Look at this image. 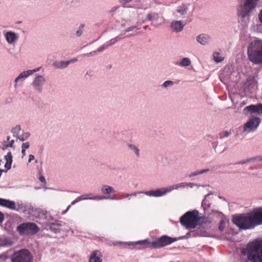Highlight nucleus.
<instances>
[{
    "label": "nucleus",
    "mask_w": 262,
    "mask_h": 262,
    "mask_svg": "<svg viewBox=\"0 0 262 262\" xmlns=\"http://www.w3.org/2000/svg\"><path fill=\"white\" fill-rule=\"evenodd\" d=\"M242 256H246L247 261L262 262V239L255 240L249 243L241 250Z\"/></svg>",
    "instance_id": "obj_1"
},
{
    "label": "nucleus",
    "mask_w": 262,
    "mask_h": 262,
    "mask_svg": "<svg viewBox=\"0 0 262 262\" xmlns=\"http://www.w3.org/2000/svg\"><path fill=\"white\" fill-rule=\"evenodd\" d=\"M184 238V236H181L177 238L171 237L167 235H162L160 237L153 241L151 243H150L148 239H144L137 241L135 244L141 245L143 248H158L165 247L177 241L179 239H183Z\"/></svg>",
    "instance_id": "obj_2"
},
{
    "label": "nucleus",
    "mask_w": 262,
    "mask_h": 262,
    "mask_svg": "<svg viewBox=\"0 0 262 262\" xmlns=\"http://www.w3.org/2000/svg\"><path fill=\"white\" fill-rule=\"evenodd\" d=\"M249 60L256 64L262 63V41L255 39L252 41L248 47Z\"/></svg>",
    "instance_id": "obj_3"
},
{
    "label": "nucleus",
    "mask_w": 262,
    "mask_h": 262,
    "mask_svg": "<svg viewBox=\"0 0 262 262\" xmlns=\"http://www.w3.org/2000/svg\"><path fill=\"white\" fill-rule=\"evenodd\" d=\"M232 222L241 229H252L256 226L253 215L251 214H239L233 216Z\"/></svg>",
    "instance_id": "obj_4"
},
{
    "label": "nucleus",
    "mask_w": 262,
    "mask_h": 262,
    "mask_svg": "<svg viewBox=\"0 0 262 262\" xmlns=\"http://www.w3.org/2000/svg\"><path fill=\"white\" fill-rule=\"evenodd\" d=\"M199 212L196 210L186 212L181 218V224L187 229H194L196 227L199 221Z\"/></svg>",
    "instance_id": "obj_5"
},
{
    "label": "nucleus",
    "mask_w": 262,
    "mask_h": 262,
    "mask_svg": "<svg viewBox=\"0 0 262 262\" xmlns=\"http://www.w3.org/2000/svg\"><path fill=\"white\" fill-rule=\"evenodd\" d=\"M259 0H242L238 11V15L244 18L249 16L256 8Z\"/></svg>",
    "instance_id": "obj_6"
},
{
    "label": "nucleus",
    "mask_w": 262,
    "mask_h": 262,
    "mask_svg": "<svg viewBox=\"0 0 262 262\" xmlns=\"http://www.w3.org/2000/svg\"><path fill=\"white\" fill-rule=\"evenodd\" d=\"M16 231L21 236L33 235L39 231V228L34 223L25 222L18 225Z\"/></svg>",
    "instance_id": "obj_7"
},
{
    "label": "nucleus",
    "mask_w": 262,
    "mask_h": 262,
    "mask_svg": "<svg viewBox=\"0 0 262 262\" xmlns=\"http://www.w3.org/2000/svg\"><path fill=\"white\" fill-rule=\"evenodd\" d=\"M11 261L12 262H31L32 257L28 250L23 249L15 252L11 257Z\"/></svg>",
    "instance_id": "obj_8"
},
{
    "label": "nucleus",
    "mask_w": 262,
    "mask_h": 262,
    "mask_svg": "<svg viewBox=\"0 0 262 262\" xmlns=\"http://www.w3.org/2000/svg\"><path fill=\"white\" fill-rule=\"evenodd\" d=\"M260 123L259 117H252L249 119L244 124L243 132L246 134L255 132Z\"/></svg>",
    "instance_id": "obj_9"
},
{
    "label": "nucleus",
    "mask_w": 262,
    "mask_h": 262,
    "mask_svg": "<svg viewBox=\"0 0 262 262\" xmlns=\"http://www.w3.org/2000/svg\"><path fill=\"white\" fill-rule=\"evenodd\" d=\"M46 82V78L43 75L37 74L34 78L31 83L33 90L37 93L42 92L43 87Z\"/></svg>",
    "instance_id": "obj_10"
},
{
    "label": "nucleus",
    "mask_w": 262,
    "mask_h": 262,
    "mask_svg": "<svg viewBox=\"0 0 262 262\" xmlns=\"http://www.w3.org/2000/svg\"><path fill=\"white\" fill-rule=\"evenodd\" d=\"M244 115L250 116L253 114L260 115L262 114V104H251L245 107L243 110Z\"/></svg>",
    "instance_id": "obj_11"
},
{
    "label": "nucleus",
    "mask_w": 262,
    "mask_h": 262,
    "mask_svg": "<svg viewBox=\"0 0 262 262\" xmlns=\"http://www.w3.org/2000/svg\"><path fill=\"white\" fill-rule=\"evenodd\" d=\"M4 35L7 42L9 45L14 44L19 38V35L12 31L5 32Z\"/></svg>",
    "instance_id": "obj_12"
},
{
    "label": "nucleus",
    "mask_w": 262,
    "mask_h": 262,
    "mask_svg": "<svg viewBox=\"0 0 262 262\" xmlns=\"http://www.w3.org/2000/svg\"><path fill=\"white\" fill-rule=\"evenodd\" d=\"M140 193L144 194L149 196L160 197L166 194L165 188L162 189L158 188L155 190H151L146 191H140Z\"/></svg>",
    "instance_id": "obj_13"
},
{
    "label": "nucleus",
    "mask_w": 262,
    "mask_h": 262,
    "mask_svg": "<svg viewBox=\"0 0 262 262\" xmlns=\"http://www.w3.org/2000/svg\"><path fill=\"white\" fill-rule=\"evenodd\" d=\"M62 226V224L60 222L47 223L45 228L48 230H50L53 233H57L60 231L59 228V227Z\"/></svg>",
    "instance_id": "obj_14"
},
{
    "label": "nucleus",
    "mask_w": 262,
    "mask_h": 262,
    "mask_svg": "<svg viewBox=\"0 0 262 262\" xmlns=\"http://www.w3.org/2000/svg\"><path fill=\"white\" fill-rule=\"evenodd\" d=\"M159 18L160 16L158 13L152 12L148 13V14L146 16V20L152 21V23L151 24V25L154 26V27H158L160 25H161V23H156L155 24H154V23L155 21L157 22L159 20Z\"/></svg>",
    "instance_id": "obj_15"
},
{
    "label": "nucleus",
    "mask_w": 262,
    "mask_h": 262,
    "mask_svg": "<svg viewBox=\"0 0 262 262\" xmlns=\"http://www.w3.org/2000/svg\"><path fill=\"white\" fill-rule=\"evenodd\" d=\"M196 40L201 45L205 46L210 42L211 37L206 34H201L196 37Z\"/></svg>",
    "instance_id": "obj_16"
},
{
    "label": "nucleus",
    "mask_w": 262,
    "mask_h": 262,
    "mask_svg": "<svg viewBox=\"0 0 262 262\" xmlns=\"http://www.w3.org/2000/svg\"><path fill=\"white\" fill-rule=\"evenodd\" d=\"M185 25V24L180 20H173L171 22L170 27L172 31L180 32L183 30Z\"/></svg>",
    "instance_id": "obj_17"
},
{
    "label": "nucleus",
    "mask_w": 262,
    "mask_h": 262,
    "mask_svg": "<svg viewBox=\"0 0 262 262\" xmlns=\"http://www.w3.org/2000/svg\"><path fill=\"white\" fill-rule=\"evenodd\" d=\"M15 202L13 201L0 198V206L13 210Z\"/></svg>",
    "instance_id": "obj_18"
},
{
    "label": "nucleus",
    "mask_w": 262,
    "mask_h": 262,
    "mask_svg": "<svg viewBox=\"0 0 262 262\" xmlns=\"http://www.w3.org/2000/svg\"><path fill=\"white\" fill-rule=\"evenodd\" d=\"M30 74L28 71H25L23 72L20 73L19 75L17 77V78L15 79L14 82V88H17V83L19 82H23L27 77H28L29 76H30Z\"/></svg>",
    "instance_id": "obj_19"
},
{
    "label": "nucleus",
    "mask_w": 262,
    "mask_h": 262,
    "mask_svg": "<svg viewBox=\"0 0 262 262\" xmlns=\"http://www.w3.org/2000/svg\"><path fill=\"white\" fill-rule=\"evenodd\" d=\"M100 256L101 253L99 251H94L90 257L89 262H102V259H100Z\"/></svg>",
    "instance_id": "obj_20"
},
{
    "label": "nucleus",
    "mask_w": 262,
    "mask_h": 262,
    "mask_svg": "<svg viewBox=\"0 0 262 262\" xmlns=\"http://www.w3.org/2000/svg\"><path fill=\"white\" fill-rule=\"evenodd\" d=\"M12 155L11 152H8L6 155L5 156L4 158L6 160V163L5 164V167L8 171L11 168V165L12 163Z\"/></svg>",
    "instance_id": "obj_21"
},
{
    "label": "nucleus",
    "mask_w": 262,
    "mask_h": 262,
    "mask_svg": "<svg viewBox=\"0 0 262 262\" xmlns=\"http://www.w3.org/2000/svg\"><path fill=\"white\" fill-rule=\"evenodd\" d=\"M254 222L256 226L262 224V208L259 209L255 214H253Z\"/></svg>",
    "instance_id": "obj_22"
},
{
    "label": "nucleus",
    "mask_w": 262,
    "mask_h": 262,
    "mask_svg": "<svg viewBox=\"0 0 262 262\" xmlns=\"http://www.w3.org/2000/svg\"><path fill=\"white\" fill-rule=\"evenodd\" d=\"M191 60L188 57L183 58L181 61L176 62L174 64L181 67H187L191 64Z\"/></svg>",
    "instance_id": "obj_23"
},
{
    "label": "nucleus",
    "mask_w": 262,
    "mask_h": 262,
    "mask_svg": "<svg viewBox=\"0 0 262 262\" xmlns=\"http://www.w3.org/2000/svg\"><path fill=\"white\" fill-rule=\"evenodd\" d=\"M27 210V206L23 202H17L15 204V209L13 210L16 211L17 212H24Z\"/></svg>",
    "instance_id": "obj_24"
},
{
    "label": "nucleus",
    "mask_w": 262,
    "mask_h": 262,
    "mask_svg": "<svg viewBox=\"0 0 262 262\" xmlns=\"http://www.w3.org/2000/svg\"><path fill=\"white\" fill-rule=\"evenodd\" d=\"M101 191L103 194H109L112 192H116L113 187L106 185H103L101 187Z\"/></svg>",
    "instance_id": "obj_25"
},
{
    "label": "nucleus",
    "mask_w": 262,
    "mask_h": 262,
    "mask_svg": "<svg viewBox=\"0 0 262 262\" xmlns=\"http://www.w3.org/2000/svg\"><path fill=\"white\" fill-rule=\"evenodd\" d=\"M189 5H188L187 3H185V4H183L182 6H179L177 8V12L181 15L186 14L188 10V6Z\"/></svg>",
    "instance_id": "obj_26"
},
{
    "label": "nucleus",
    "mask_w": 262,
    "mask_h": 262,
    "mask_svg": "<svg viewBox=\"0 0 262 262\" xmlns=\"http://www.w3.org/2000/svg\"><path fill=\"white\" fill-rule=\"evenodd\" d=\"M128 148L136 155V157H140V150L137 146L134 144H128Z\"/></svg>",
    "instance_id": "obj_27"
},
{
    "label": "nucleus",
    "mask_w": 262,
    "mask_h": 262,
    "mask_svg": "<svg viewBox=\"0 0 262 262\" xmlns=\"http://www.w3.org/2000/svg\"><path fill=\"white\" fill-rule=\"evenodd\" d=\"M211 193L206 194L202 202V207L204 208V211H206L210 207L211 203L208 201L207 200V197Z\"/></svg>",
    "instance_id": "obj_28"
},
{
    "label": "nucleus",
    "mask_w": 262,
    "mask_h": 262,
    "mask_svg": "<svg viewBox=\"0 0 262 262\" xmlns=\"http://www.w3.org/2000/svg\"><path fill=\"white\" fill-rule=\"evenodd\" d=\"M12 242L7 237L0 238V246L1 247H8L11 246Z\"/></svg>",
    "instance_id": "obj_29"
},
{
    "label": "nucleus",
    "mask_w": 262,
    "mask_h": 262,
    "mask_svg": "<svg viewBox=\"0 0 262 262\" xmlns=\"http://www.w3.org/2000/svg\"><path fill=\"white\" fill-rule=\"evenodd\" d=\"M72 60L60 61L55 63V66L58 69H64L67 67L71 63Z\"/></svg>",
    "instance_id": "obj_30"
},
{
    "label": "nucleus",
    "mask_w": 262,
    "mask_h": 262,
    "mask_svg": "<svg viewBox=\"0 0 262 262\" xmlns=\"http://www.w3.org/2000/svg\"><path fill=\"white\" fill-rule=\"evenodd\" d=\"M20 130V125H17L11 129V132L12 133L13 136L16 138L17 137H18Z\"/></svg>",
    "instance_id": "obj_31"
},
{
    "label": "nucleus",
    "mask_w": 262,
    "mask_h": 262,
    "mask_svg": "<svg viewBox=\"0 0 262 262\" xmlns=\"http://www.w3.org/2000/svg\"><path fill=\"white\" fill-rule=\"evenodd\" d=\"M122 34H120V35L117 36L116 37L113 38H112L111 39L106 42L109 45V46H113L115 45L116 42H117L118 41L123 38V37H122Z\"/></svg>",
    "instance_id": "obj_32"
},
{
    "label": "nucleus",
    "mask_w": 262,
    "mask_h": 262,
    "mask_svg": "<svg viewBox=\"0 0 262 262\" xmlns=\"http://www.w3.org/2000/svg\"><path fill=\"white\" fill-rule=\"evenodd\" d=\"M213 56L214 61L216 63L221 62L224 60V57L221 56L219 52H214L213 54Z\"/></svg>",
    "instance_id": "obj_33"
},
{
    "label": "nucleus",
    "mask_w": 262,
    "mask_h": 262,
    "mask_svg": "<svg viewBox=\"0 0 262 262\" xmlns=\"http://www.w3.org/2000/svg\"><path fill=\"white\" fill-rule=\"evenodd\" d=\"M30 136V134L29 132H24L21 135H19L18 137H17L16 139L21 142H23L27 140Z\"/></svg>",
    "instance_id": "obj_34"
},
{
    "label": "nucleus",
    "mask_w": 262,
    "mask_h": 262,
    "mask_svg": "<svg viewBox=\"0 0 262 262\" xmlns=\"http://www.w3.org/2000/svg\"><path fill=\"white\" fill-rule=\"evenodd\" d=\"M262 161V155L257 156L248 159L249 162L256 163Z\"/></svg>",
    "instance_id": "obj_35"
},
{
    "label": "nucleus",
    "mask_w": 262,
    "mask_h": 262,
    "mask_svg": "<svg viewBox=\"0 0 262 262\" xmlns=\"http://www.w3.org/2000/svg\"><path fill=\"white\" fill-rule=\"evenodd\" d=\"M133 0H118V3L121 4L123 8H134L132 6H126V4L131 2Z\"/></svg>",
    "instance_id": "obj_36"
},
{
    "label": "nucleus",
    "mask_w": 262,
    "mask_h": 262,
    "mask_svg": "<svg viewBox=\"0 0 262 262\" xmlns=\"http://www.w3.org/2000/svg\"><path fill=\"white\" fill-rule=\"evenodd\" d=\"M85 25L84 24H81L80 26L78 27L77 30L76 32V35L77 37H80L82 35L83 33V29Z\"/></svg>",
    "instance_id": "obj_37"
},
{
    "label": "nucleus",
    "mask_w": 262,
    "mask_h": 262,
    "mask_svg": "<svg viewBox=\"0 0 262 262\" xmlns=\"http://www.w3.org/2000/svg\"><path fill=\"white\" fill-rule=\"evenodd\" d=\"M179 188V184L173 185L169 187L165 188L166 193L174 189H178Z\"/></svg>",
    "instance_id": "obj_38"
},
{
    "label": "nucleus",
    "mask_w": 262,
    "mask_h": 262,
    "mask_svg": "<svg viewBox=\"0 0 262 262\" xmlns=\"http://www.w3.org/2000/svg\"><path fill=\"white\" fill-rule=\"evenodd\" d=\"M109 47V45L107 42H106L97 49V51L98 52H102L105 50H106Z\"/></svg>",
    "instance_id": "obj_39"
},
{
    "label": "nucleus",
    "mask_w": 262,
    "mask_h": 262,
    "mask_svg": "<svg viewBox=\"0 0 262 262\" xmlns=\"http://www.w3.org/2000/svg\"><path fill=\"white\" fill-rule=\"evenodd\" d=\"M106 199V196H95L93 197H89L87 198V200H95V201H99L102 200Z\"/></svg>",
    "instance_id": "obj_40"
},
{
    "label": "nucleus",
    "mask_w": 262,
    "mask_h": 262,
    "mask_svg": "<svg viewBox=\"0 0 262 262\" xmlns=\"http://www.w3.org/2000/svg\"><path fill=\"white\" fill-rule=\"evenodd\" d=\"M174 84L173 81L171 80H167L164 82L162 85V87L164 88H167L168 86H171L173 85Z\"/></svg>",
    "instance_id": "obj_41"
},
{
    "label": "nucleus",
    "mask_w": 262,
    "mask_h": 262,
    "mask_svg": "<svg viewBox=\"0 0 262 262\" xmlns=\"http://www.w3.org/2000/svg\"><path fill=\"white\" fill-rule=\"evenodd\" d=\"M11 257H10L6 254H3L0 255V262H6L7 260H11Z\"/></svg>",
    "instance_id": "obj_42"
},
{
    "label": "nucleus",
    "mask_w": 262,
    "mask_h": 262,
    "mask_svg": "<svg viewBox=\"0 0 262 262\" xmlns=\"http://www.w3.org/2000/svg\"><path fill=\"white\" fill-rule=\"evenodd\" d=\"M87 200V198H83L82 196H79L77 197L75 200L73 201L71 204V205H74L76 203L82 201V200Z\"/></svg>",
    "instance_id": "obj_43"
},
{
    "label": "nucleus",
    "mask_w": 262,
    "mask_h": 262,
    "mask_svg": "<svg viewBox=\"0 0 262 262\" xmlns=\"http://www.w3.org/2000/svg\"><path fill=\"white\" fill-rule=\"evenodd\" d=\"M10 136H8L7 137V141L8 142V144L6 145V147H13V144L14 143V141L13 140H10Z\"/></svg>",
    "instance_id": "obj_44"
},
{
    "label": "nucleus",
    "mask_w": 262,
    "mask_h": 262,
    "mask_svg": "<svg viewBox=\"0 0 262 262\" xmlns=\"http://www.w3.org/2000/svg\"><path fill=\"white\" fill-rule=\"evenodd\" d=\"M136 28H137V27L135 26H131L130 27H128V28H126V29H125L122 32V33L121 34L123 35L124 34H125L126 32L132 31H133L134 29H135Z\"/></svg>",
    "instance_id": "obj_45"
},
{
    "label": "nucleus",
    "mask_w": 262,
    "mask_h": 262,
    "mask_svg": "<svg viewBox=\"0 0 262 262\" xmlns=\"http://www.w3.org/2000/svg\"><path fill=\"white\" fill-rule=\"evenodd\" d=\"M140 191L135 192H133V193H122V194H123V196H124V197H129V196H136L138 194H140Z\"/></svg>",
    "instance_id": "obj_46"
},
{
    "label": "nucleus",
    "mask_w": 262,
    "mask_h": 262,
    "mask_svg": "<svg viewBox=\"0 0 262 262\" xmlns=\"http://www.w3.org/2000/svg\"><path fill=\"white\" fill-rule=\"evenodd\" d=\"M30 147V143L28 142L23 143L21 145V149L25 150L28 149Z\"/></svg>",
    "instance_id": "obj_47"
},
{
    "label": "nucleus",
    "mask_w": 262,
    "mask_h": 262,
    "mask_svg": "<svg viewBox=\"0 0 262 262\" xmlns=\"http://www.w3.org/2000/svg\"><path fill=\"white\" fill-rule=\"evenodd\" d=\"M225 228V223L223 220L221 221L219 226V229L221 231L224 230Z\"/></svg>",
    "instance_id": "obj_48"
},
{
    "label": "nucleus",
    "mask_w": 262,
    "mask_h": 262,
    "mask_svg": "<svg viewBox=\"0 0 262 262\" xmlns=\"http://www.w3.org/2000/svg\"><path fill=\"white\" fill-rule=\"evenodd\" d=\"M202 186L203 187H204L206 186V185H198L197 184H195V183H187V186H188L190 188H192L194 186Z\"/></svg>",
    "instance_id": "obj_49"
},
{
    "label": "nucleus",
    "mask_w": 262,
    "mask_h": 262,
    "mask_svg": "<svg viewBox=\"0 0 262 262\" xmlns=\"http://www.w3.org/2000/svg\"><path fill=\"white\" fill-rule=\"evenodd\" d=\"M199 174H200V171H194V172H191L190 174H189L188 177L189 178H191V177H192L196 176L199 175Z\"/></svg>",
    "instance_id": "obj_50"
},
{
    "label": "nucleus",
    "mask_w": 262,
    "mask_h": 262,
    "mask_svg": "<svg viewBox=\"0 0 262 262\" xmlns=\"http://www.w3.org/2000/svg\"><path fill=\"white\" fill-rule=\"evenodd\" d=\"M40 68H41V67H39V68H36V69H34L33 70H29L28 71H29L30 75H31L34 73L39 71L40 70Z\"/></svg>",
    "instance_id": "obj_51"
},
{
    "label": "nucleus",
    "mask_w": 262,
    "mask_h": 262,
    "mask_svg": "<svg viewBox=\"0 0 262 262\" xmlns=\"http://www.w3.org/2000/svg\"><path fill=\"white\" fill-rule=\"evenodd\" d=\"M97 52H98L97 50L96 51H92L91 52L85 54L84 55L86 56H94L96 54Z\"/></svg>",
    "instance_id": "obj_52"
},
{
    "label": "nucleus",
    "mask_w": 262,
    "mask_h": 262,
    "mask_svg": "<svg viewBox=\"0 0 262 262\" xmlns=\"http://www.w3.org/2000/svg\"><path fill=\"white\" fill-rule=\"evenodd\" d=\"M259 21L262 25V9L260 10L259 13L258 15Z\"/></svg>",
    "instance_id": "obj_53"
},
{
    "label": "nucleus",
    "mask_w": 262,
    "mask_h": 262,
    "mask_svg": "<svg viewBox=\"0 0 262 262\" xmlns=\"http://www.w3.org/2000/svg\"><path fill=\"white\" fill-rule=\"evenodd\" d=\"M118 200L119 199L118 198H117L115 195L114 196H106V200Z\"/></svg>",
    "instance_id": "obj_54"
},
{
    "label": "nucleus",
    "mask_w": 262,
    "mask_h": 262,
    "mask_svg": "<svg viewBox=\"0 0 262 262\" xmlns=\"http://www.w3.org/2000/svg\"><path fill=\"white\" fill-rule=\"evenodd\" d=\"M248 162H249V161H248V159L245 160H243L242 161H240L236 163L237 164H244L245 163H247Z\"/></svg>",
    "instance_id": "obj_55"
},
{
    "label": "nucleus",
    "mask_w": 262,
    "mask_h": 262,
    "mask_svg": "<svg viewBox=\"0 0 262 262\" xmlns=\"http://www.w3.org/2000/svg\"><path fill=\"white\" fill-rule=\"evenodd\" d=\"M231 134V133L229 131H225L224 132V135L223 137H221V138L222 139L224 137H229Z\"/></svg>",
    "instance_id": "obj_56"
},
{
    "label": "nucleus",
    "mask_w": 262,
    "mask_h": 262,
    "mask_svg": "<svg viewBox=\"0 0 262 262\" xmlns=\"http://www.w3.org/2000/svg\"><path fill=\"white\" fill-rule=\"evenodd\" d=\"M119 6H114L110 10V12H115V11H116L119 8Z\"/></svg>",
    "instance_id": "obj_57"
},
{
    "label": "nucleus",
    "mask_w": 262,
    "mask_h": 262,
    "mask_svg": "<svg viewBox=\"0 0 262 262\" xmlns=\"http://www.w3.org/2000/svg\"><path fill=\"white\" fill-rule=\"evenodd\" d=\"M39 181L43 183V184H46V179L45 178L43 177V176H40L39 178Z\"/></svg>",
    "instance_id": "obj_58"
},
{
    "label": "nucleus",
    "mask_w": 262,
    "mask_h": 262,
    "mask_svg": "<svg viewBox=\"0 0 262 262\" xmlns=\"http://www.w3.org/2000/svg\"><path fill=\"white\" fill-rule=\"evenodd\" d=\"M184 3H187L188 5H190L192 2L196 0H182Z\"/></svg>",
    "instance_id": "obj_59"
},
{
    "label": "nucleus",
    "mask_w": 262,
    "mask_h": 262,
    "mask_svg": "<svg viewBox=\"0 0 262 262\" xmlns=\"http://www.w3.org/2000/svg\"><path fill=\"white\" fill-rule=\"evenodd\" d=\"M179 188H185L187 187V183H181L179 184Z\"/></svg>",
    "instance_id": "obj_60"
},
{
    "label": "nucleus",
    "mask_w": 262,
    "mask_h": 262,
    "mask_svg": "<svg viewBox=\"0 0 262 262\" xmlns=\"http://www.w3.org/2000/svg\"><path fill=\"white\" fill-rule=\"evenodd\" d=\"M4 220V214L0 211V224L2 223Z\"/></svg>",
    "instance_id": "obj_61"
},
{
    "label": "nucleus",
    "mask_w": 262,
    "mask_h": 262,
    "mask_svg": "<svg viewBox=\"0 0 262 262\" xmlns=\"http://www.w3.org/2000/svg\"><path fill=\"white\" fill-rule=\"evenodd\" d=\"M35 157L33 155H30L29 157L28 162L30 163L32 160L34 159Z\"/></svg>",
    "instance_id": "obj_62"
},
{
    "label": "nucleus",
    "mask_w": 262,
    "mask_h": 262,
    "mask_svg": "<svg viewBox=\"0 0 262 262\" xmlns=\"http://www.w3.org/2000/svg\"><path fill=\"white\" fill-rule=\"evenodd\" d=\"M199 171L200 172V174H202L205 173L207 172H208L209 171V169H203V170H199Z\"/></svg>",
    "instance_id": "obj_63"
},
{
    "label": "nucleus",
    "mask_w": 262,
    "mask_h": 262,
    "mask_svg": "<svg viewBox=\"0 0 262 262\" xmlns=\"http://www.w3.org/2000/svg\"><path fill=\"white\" fill-rule=\"evenodd\" d=\"M194 234H195V233H194V232H191V233H190V232H189V233H188L186 234V237H190V236H191V235H192V236H194Z\"/></svg>",
    "instance_id": "obj_64"
}]
</instances>
